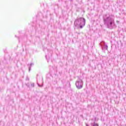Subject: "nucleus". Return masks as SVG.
I'll return each mask as SVG.
<instances>
[{
  "instance_id": "obj_1",
  "label": "nucleus",
  "mask_w": 126,
  "mask_h": 126,
  "mask_svg": "<svg viewBox=\"0 0 126 126\" xmlns=\"http://www.w3.org/2000/svg\"><path fill=\"white\" fill-rule=\"evenodd\" d=\"M103 24L108 29H114L117 28L115 23V16L112 14H105L103 16Z\"/></svg>"
},
{
  "instance_id": "obj_2",
  "label": "nucleus",
  "mask_w": 126,
  "mask_h": 126,
  "mask_svg": "<svg viewBox=\"0 0 126 126\" xmlns=\"http://www.w3.org/2000/svg\"><path fill=\"white\" fill-rule=\"evenodd\" d=\"M86 20L84 18H79L76 19L74 23L75 27H79L80 29H82L85 26Z\"/></svg>"
},
{
  "instance_id": "obj_3",
  "label": "nucleus",
  "mask_w": 126,
  "mask_h": 126,
  "mask_svg": "<svg viewBox=\"0 0 126 126\" xmlns=\"http://www.w3.org/2000/svg\"><path fill=\"white\" fill-rule=\"evenodd\" d=\"M75 85L77 89H81L83 87V81L80 79L76 82Z\"/></svg>"
},
{
  "instance_id": "obj_4",
  "label": "nucleus",
  "mask_w": 126,
  "mask_h": 126,
  "mask_svg": "<svg viewBox=\"0 0 126 126\" xmlns=\"http://www.w3.org/2000/svg\"><path fill=\"white\" fill-rule=\"evenodd\" d=\"M102 44L104 46H105L104 49H105V50H108V45H107L105 44V42L102 41V42H101V46H102Z\"/></svg>"
},
{
  "instance_id": "obj_5",
  "label": "nucleus",
  "mask_w": 126,
  "mask_h": 126,
  "mask_svg": "<svg viewBox=\"0 0 126 126\" xmlns=\"http://www.w3.org/2000/svg\"><path fill=\"white\" fill-rule=\"evenodd\" d=\"M91 125H92V126H99V124H97L95 122H94L93 123H92Z\"/></svg>"
},
{
  "instance_id": "obj_6",
  "label": "nucleus",
  "mask_w": 126,
  "mask_h": 126,
  "mask_svg": "<svg viewBox=\"0 0 126 126\" xmlns=\"http://www.w3.org/2000/svg\"><path fill=\"white\" fill-rule=\"evenodd\" d=\"M37 84L38 86H39V87H43V85H40V84H39V83H38V82L37 83Z\"/></svg>"
},
{
  "instance_id": "obj_7",
  "label": "nucleus",
  "mask_w": 126,
  "mask_h": 126,
  "mask_svg": "<svg viewBox=\"0 0 126 126\" xmlns=\"http://www.w3.org/2000/svg\"><path fill=\"white\" fill-rule=\"evenodd\" d=\"M32 65H34V63H31L30 64V66H31V67H32Z\"/></svg>"
},
{
  "instance_id": "obj_8",
  "label": "nucleus",
  "mask_w": 126,
  "mask_h": 126,
  "mask_svg": "<svg viewBox=\"0 0 126 126\" xmlns=\"http://www.w3.org/2000/svg\"><path fill=\"white\" fill-rule=\"evenodd\" d=\"M31 70V66H29V71L30 72Z\"/></svg>"
},
{
  "instance_id": "obj_9",
  "label": "nucleus",
  "mask_w": 126,
  "mask_h": 126,
  "mask_svg": "<svg viewBox=\"0 0 126 126\" xmlns=\"http://www.w3.org/2000/svg\"><path fill=\"white\" fill-rule=\"evenodd\" d=\"M31 86H32V87H34V83L31 84Z\"/></svg>"
},
{
  "instance_id": "obj_10",
  "label": "nucleus",
  "mask_w": 126,
  "mask_h": 126,
  "mask_svg": "<svg viewBox=\"0 0 126 126\" xmlns=\"http://www.w3.org/2000/svg\"><path fill=\"white\" fill-rule=\"evenodd\" d=\"M26 80H29V77H27V78H26Z\"/></svg>"
},
{
  "instance_id": "obj_11",
  "label": "nucleus",
  "mask_w": 126,
  "mask_h": 126,
  "mask_svg": "<svg viewBox=\"0 0 126 126\" xmlns=\"http://www.w3.org/2000/svg\"><path fill=\"white\" fill-rule=\"evenodd\" d=\"M86 126H89V125L86 124Z\"/></svg>"
},
{
  "instance_id": "obj_12",
  "label": "nucleus",
  "mask_w": 126,
  "mask_h": 126,
  "mask_svg": "<svg viewBox=\"0 0 126 126\" xmlns=\"http://www.w3.org/2000/svg\"><path fill=\"white\" fill-rule=\"evenodd\" d=\"M4 53H6V50H5L4 51Z\"/></svg>"
},
{
  "instance_id": "obj_13",
  "label": "nucleus",
  "mask_w": 126,
  "mask_h": 126,
  "mask_svg": "<svg viewBox=\"0 0 126 126\" xmlns=\"http://www.w3.org/2000/svg\"><path fill=\"white\" fill-rule=\"evenodd\" d=\"M45 58H46V60H48V59H47V55L45 56Z\"/></svg>"
},
{
  "instance_id": "obj_14",
  "label": "nucleus",
  "mask_w": 126,
  "mask_h": 126,
  "mask_svg": "<svg viewBox=\"0 0 126 126\" xmlns=\"http://www.w3.org/2000/svg\"><path fill=\"white\" fill-rule=\"evenodd\" d=\"M117 23H119V21H117Z\"/></svg>"
},
{
  "instance_id": "obj_15",
  "label": "nucleus",
  "mask_w": 126,
  "mask_h": 126,
  "mask_svg": "<svg viewBox=\"0 0 126 126\" xmlns=\"http://www.w3.org/2000/svg\"><path fill=\"white\" fill-rule=\"evenodd\" d=\"M17 38H18V39H19V37H17Z\"/></svg>"
}]
</instances>
